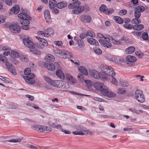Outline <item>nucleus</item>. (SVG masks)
Listing matches in <instances>:
<instances>
[{
	"instance_id": "obj_3",
	"label": "nucleus",
	"mask_w": 149,
	"mask_h": 149,
	"mask_svg": "<svg viewBox=\"0 0 149 149\" xmlns=\"http://www.w3.org/2000/svg\"><path fill=\"white\" fill-rule=\"evenodd\" d=\"M53 52L55 56L61 57L64 58L72 57V54L71 53L63 49H56L54 50Z\"/></svg>"
},
{
	"instance_id": "obj_46",
	"label": "nucleus",
	"mask_w": 149,
	"mask_h": 149,
	"mask_svg": "<svg viewBox=\"0 0 149 149\" xmlns=\"http://www.w3.org/2000/svg\"><path fill=\"white\" fill-rule=\"evenodd\" d=\"M43 78L48 83L52 85V83L53 82V81H52L49 77L44 76L43 77Z\"/></svg>"
},
{
	"instance_id": "obj_34",
	"label": "nucleus",
	"mask_w": 149,
	"mask_h": 149,
	"mask_svg": "<svg viewBox=\"0 0 149 149\" xmlns=\"http://www.w3.org/2000/svg\"><path fill=\"white\" fill-rule=\"evenodd\" d=\"M135 18L133 19L131 21V23L133 24H137L140 23L141 22V20L139 19V17H136V15H134Z\"/></svg>"
},
{
	"instance_id": "obj_54",
	"label": "nucleus",
	"mask_w": 149,
	"mask_h": 149,
	"mask_svg": "<svg viewBox=\"0 0 149 149\" xmlns=\"http://www.w3.org/2000/svg\"><path fill=\"white\" fill-rule=\"evenodd\" d=\"M142 38L144 40H147L148 38V33L144 32L142 36Z\"/></svg>"
},
{
	"instance_id": "obj_30",
	"label": "nucleus",
	"mask_w": 149,
	"mask_h": 149,
	"mask_svg": "<svg viewBox=\"0 0 149 149\" xmlns=\"http://www.w3.org/2000/svg\"><path fill=\"white\" fill-rule=\"evenodd\" d=\"M79 70L83 74L86 75L88 74L86 68L83 66H80L79 68Z\"/></svg>"
},
{
	"instance_id": "obj_58",
	"label": "nucleus",
	"mask_w": 149,
	"mask_h": 149,
	"mask_svg": "<svg viewBox=\"0 0 149 149\" xmlns=\"http://www.w3.org/2000/svg\"><path fill=\"white\" fill-rule=\"evenodd\" d=\"M121 85L123 87H127L129 85L128 84L126 81H122L120 82Z\"/></svg>"
},
{
	"instance_id": "obj_2",
	"label": "nucleus",
	"mask_w": 149,
	"mask_h": 149,
	"mask_svg": "<svg viewBox=\"0 0 149 149\" xmlns=\"http://www.w3.org/2000/svg\"><path fill=\"white\" fill-rule=\"evenodd\" d=\"M94 87L96 89L100 91L102 94L106 96L109 98L116 96L115 93L108 90V88L103 84L99 82H96L94 84Z\"/></svg>"
},
{
	"instance_id": "obj_44",
	"label": "nucleus",
	"mask_w": 149,
	"mask_h": 149,
	"mask_svg": "<svg viewBox=\"0 0 149 149\" xmlns=\"http://www.w3.org/2000/svg\"><path fill=\"white\" fill-rule=\"evenodd\" d=\"M86 34L87 36L91 37L92 38H94L95 36V34L94 32L91 30L88 31L86 32Z\"/></svg>"
},
{
	"instance_id": "obj_15",
	"label": "nucleus",
	"mask_w": 149,
	"mask_h": 149,
	"mask_svg": "<svg viewBox=\"0 0 149 149\" xmlns=\"http://www.w3.org/2000/svg\"><path fill=\"white\" fill-rule=\"evenodd\" d=\"M57 70L56 72V75L60 79L64 80L65 76L64 73L61 70V69H57Z\"/></svg>"
},
{
	"instance_id": "obj_39",
	"label": "nucleus",
	"mask_w": 149,
	"mask_h": 149,
	"mask_svg": "<svg viewBox=\"0 0 149 149\" xmlns=\"http://www.w3.org/2000/svg\"><path fill=\"white\" fill-rule=\"evenodd\" d=\"M107 8L105 5H102L100 8V11L102 12H103L104 13H107Z\"/></svg>"
},
{
	"instance_id": "obj_16",
	"label": "nucleus",
	"mask_w": 149,
	"mask_h": 149,
	"mask_svg": "<svg viewBox=\"0 0 149 149\" xmlns=\"http://www.w3.org/2000/svg\"><path fill=\"white\" fill-rule=\"evenodd\" d=\"M19 11V8L18 6H16L15 7H13L9 10V15H12L13 14H17Z\"/></svg>"
},
{
	"instance_id": "obj_5",
	"label": "nucleus",
	"mask_w": 149,
	"mask_h": 149,
	"mask_svg": "<svg viewBox=\"0 0 149 149\" xmlns=\"http://www.w3.org/2000/svg\"><path fill=\"white\" fill-rule=\"evenodd\" d=\"M31 128L33 130L42 132L47 133L52 130L51 128L45 125H34L31 126Z\"/></svg>"
},
{
	"instance_id": "obj_14",
	"label": "nucleus",
	"mask_w": 149,
	"mask_h": 149,
	"mask_svg": "<svg viewBox=\"0 0 149 149\" xmlns=\"http://www.w3.org/2000/svg\"><path fill=\"white\" fill-rule=\"evenodd\" d=\"M23 41L24 44L27 47L30 48H33L34 47V45L32 42L28 38H24Z\"/></svg>"
},
{
	"instance_id": "obj_55",
	"label": "nucleus",
	"mask_w": 149,
	"mask_h": 149,
	"mask_svg": "<svg viewBox=\"0 0 149 149\" xmlns=\"http://www.w3.org/2000/svg\"><path fill=\"white\" fill-rule=\"evenodd\" d=\"M69 82L71 84H74L76 82V80L74 78L72 77L71 78L68 80Z\"/></svg>"
},
{
	"instance_id": "obj_13",
	"label": "nucleus",
	"mask_w": 149,
	"mask_h": 149,
	"mask_svg": "<svg viewBox=\"0 0 149 149\" xmlns=\"http://www.w3.org/2000/svg\"><path fill=\"white\" fill-rule=\"evenodd\" d=\"M36 38L38 39L39 41L40 42V45H37V47L38 48L40 49H42L43 48L44 46H47L48 45V43L47 41L45 39L40 38L39 36H36Z\"/></svg>"
},
{
	"instance_id": "obj_10",
	"label": "nucleus",
	"mask_w": 149,
	"mask_h": 149,
	"mask_svg": "<svg viewBox=\"0 0 149 149\" xmlns=\"http://www.w3.org/2000/svg\"><path fill=\"white\" fill-rule=\"evenodd\" d=\"M9 28L10 30L14 33H18L21 30V28L16 23L11 24L9 27Z\"/></svg>"
},
{
	"instance_id": "obj_45",
	"label": "nucleus",
	"mask_w": 149,
	"mask_h": 149,
	"mask_svg": "<svg viewBox=\"0 0 149 149\" xmlns=\"http://www.w3.org/2000/svg\"><path fill=\"white\" fill-rule=\"evenodd\" d=\"M123 26L125 28L127 29H133V26L130 24H126L123 25Z\"/></svg>"
},
{
	"instance_id": "obj_62",
	"label": "nucleus",
	"mask_w": 149,
	"mask_h": 149,
	"mask_svg": "<svg viewBox=\"0 0 149 149\" xmlns=\"http://www.w3.org/2000/svg\"><path fill=\"white\" fill-rule=\"evenodd\" d=\"M6 3L8 5L11 6L12 4V0H5Z\"/></svg>"
},
{
	"instance_id": "obj_47",
	"label": "nucleus",
	"mask_w": 149,
	"mask_h": 149,
	"mask_svg": "<svg viewBox=\"0 0 149 149\" xmlns=\"http://www.w3.org/2000/svg\"><path fill=\"white\" fill-rule=\"evenodd\" d=\"M54 44L58 47L59 48H61L63 47V44L62 41H56L54 42Z\"/></svg>"
},
{
	"instance_id": "obj_11",
	"label": "nucleus",
	"mask_w": 149,
	"mask_h": 149,
	"mask_svg": "<svg viewBox=\"0 0 149 149\" xmlns=\"http://www.w3.org/2000/svg\"><path fill=\"white\" fill-rule=\"evenodd\" d=\"M144 9V7L142 6H138L135 8L134 15H136V17H140L141 13L143 12Z\"/></svg>"
},
{
	"instance_id": "obj_61",
	"label": "nucleus",
	"mask_w": 149,
	"mask_h": 149,
	"mask_svg": "<svg viewBox=\"0 0 149 149\" xmlns=\"http://www.w3.org/2000/svg\"><path fill=\"white\" fill-rule=\"evenodd\" d=\"M94 99L96 101H99V102H103L104 100L102 98H101L99 97H94Z\"/></svg>"
},
{
	"instance_id": "obj_26",
	"label": "nucleus",
	"mask_w": 149,
	"mask_h": 149,
	"mask_svg": "<svg viewBox=\"0 0 149 149\" xmlns=\"http://www.w3.org/2000/svg\"><path fill=\"white\" fill-rule=\"evenodd\" d=\"M54 32V29L51 28H49L45 31V37H48L51 35Z\"/></svg>"
},
{
	"instance_id": "obj_63",
	"label": "nucleus",
	"mask_w": 149,
	"mask_h": 149,
	"mask_svg": "<svg viewBox=\"0 0 149 149\" xmlns=\"http://www.w3.org/2000/svg\"><path fill=\"white\" fill-rule=\"evenodd\" d=\"M37 34L38 35L41 36H44L45 37V32H43L42 31H40L38 32Z\"/></svg>"
},
{
	"instance_id": "obj_33",
	"label": "nucleus",
	"mask_w": 149,
	"mask_h": 149,
	"mask_svg": "<svg viewBox=\"0 0 149 149\" xmlns=\"http://www.w3.org/2000/svg\"><path fill=\"white\" fill-rule=\"evenodd\" d=\"M31 19L27 18H24L21 19L20 20V23L22 25H27L29 24L30 23L29 20Z\"/></svg>"
},
{
	"instance_id": "obj_51",
	"label": "nucleus",
	"mask_w": 149,
	"mask_h": 149,
	"mask_svg": "<svg viewBox=\"0 0 149 149\" xmlns=\"http://www.w3.org/2000/svg\"><path fill=\"white\" fill-rule=\"evenodd\" d=\"M77 43L78 46L81 48H83L84 46V43L81 42V40H78Z\"/></svg>"
},
{
	"instance_id": "obj_27",
	"label": "nucleus",
	"mask_w": 149,
	"mask_h": 149,
	"mask_svg": "<svg viewBox=\"0 0 149 149\" xmlns=\"http://www.w3.org/2000/svg\"><path fill=\"white\" fill-rule=\"evenodd\" d=\"M18 17L19 18L21 19L24 18H27L29 19H31V18L29 15L24 13H20L18 14Z\"/></svg>"
},
{
	"instance_id": "obj_36",
	"label": "nucleus",
	"mask_w": 149,
	"mask_h": 149,
	"mask_svg": "<svg viewBox=\"0 0 149 149\" xmlns=\"http://www.w3.org/2000/svg\"><path fill=\"white\" fill-rule=\"evenodd\" d=\"M70 87L68 83L65 81H62L61 88L62 89H68Z\"/></svg>"
},
{
	"instance_id": "obj_25",
	"label": "nucleus",
	"mask_w": 149,
	"mask_h": 149,
	"mask_svg": "<svg viewBox=\"0 0 149 149\" xmlns=\"http://www.w3.org/2000/svg\"><path fill=\"white\" fill-rule=\"evenodd\" d=\"M126 60L127 61L130 63H134L135 62L136 60V58L134 56L128 55L126 57Z\"/></svg>"
},
{
	"instance_id": "obj_22",
	"label": "nucleus",
	"mask_w": 149,
	"mask_h": 149,
	"mask_svg": "<svg viewBox=\"0 0 149 149\" xmlns=\"http://www.w3.org/2000/svg\"><path fill=\"white\" fill-rule=\"evenodd\" d=\"M62 81L60 80H53L52 85L56 87L61 88Z\"/></svg>"
},
{
	"instance_id": "obj_1",
	"label": "nucleus",
	"mask_w": 149,
	"mask_h": 149,
	"mask_svg": "<svg viewBox=\"0 0 149 149\" xmlns=\"http://www.w3.org/2000/svg\"><path fill=\"white\" fill-rule=\"evenodd\" d=\"M102 71L103 72L101 74V77L104 81H109L112 79V83L114 84H117V80L113 76L115 75V72L113 69L111 67L102 65H100Z\"/></svg>"
},
{
	"instance_id": "obj_28",
	"label": "nucleus",
	"mask_w": 149,
	"mask_h": 149,
	"mask_svg": "<svg viewBox=\"0 0 149 149\" xmlns=\"http://www.w3.org/2000/svg\"><path fill=\"white\" fill-rule=\"evenodd\" d=\"M144 26L142 24H135L133 25V29L135 31H140L144 28Z\"/></svg>"
},
{
	"instance_id": "obj_12",
	"label": "nucleus",
	"mask_w": 149,
	"mask_h": 149,
	"mask_svg": "<svg viewBox=\"0 0 149 149\" xmlns=\"http://www.w3.org/2000/svg\"><path fill=\"white\" fill-rule=\"evenodd\" d=\"M85 128L83 127L78 126L76 127L77 131L72 132L73 134L76 135H84L85 133L83 132L84 131Z\"/></svg>"
},
{
	"instance_id": "obj_59",
	"label": "nucleus",
	"mask_w": 149,
	"mask_h": 149,
	"mask_svg": "<svg viewBox=\"0 0 149 149\" xmlns=\"http://www.w3.org/2000/svg\"><path fill=\"white\" fill-rule=\"evenodd\" d=\"M132 33H133L135 36L138 37H140L141 35V33L139 31H133L132 32Z\"/></svg>"
},
{
	"instance_id": "obj_43",
	"label": "nucleus",
	"mask_w": 149,
	"mask_h": 149,
	"mask_svg": "<svg viewBox=\"0 0 149 149\" xmlns=\"http://www.w3.org/2000/svg\"><path fill=\"white\" fill-rule=\"evenodd\" d=\"M23 138H17L15 139H12L8 140V141H6L7 142H13V143H16V142H20L22 140V139Z\"/></svg>"
},
{
	"instance_id": "obj_60",
	"label": "nucleus",
	"mask_w": 149,
	"mask_h": 149,
	"mask_svg": "<svg viewBox=\"0 0 149 149\" xmlns=\"http://www.w3.org/2000/svg\"><path fill=\"white\" fill-rule=\"evenodd\" d=\"M29 24L26 25H23L21 26L22 28L24 30H29V26L28 25Z\"/></svg>"
},
{
	"instance_id": "obj_8",
	"label": "nucleus",
	"mask_w": 149,
	"mask_h": 149,
	"mask_svg": "<svg viewBox=\"0 0 149 149\" xmlns=\"http://www.w3.org/2000/svg\"><path fill=\"white\" fill-rule=\"evenodd\" d=\"M45 66L47 69L51 71H54L55 69H61V65L57 62L47 63Z\"/></svg>"
},
{
	"instance_id": "obj_38",
	"label": "nucleus",
	"mask_w": 149,
	"mask_h": 149,
	"mask_svg": "<svg viewBox=\"0 0 149 149\" xmlns=\"http://www.w3.org/2000/svg\"><path fill=\"white\" fill-rule=\"evenodd\" d=\"M32 49H30V51L32 53L36 55H40L41 54V52L40 50L38 49L31 48Z\"/></svg>"
},
{
	"instance_id": "obj_37",
	"label": "nucleus",
	"mask_w": 149,
	"mask_h": 149,
	"mask_svg": "<svg viewBox=\"0 0 149 149\" xmlns=\"http://www.w3.org/2000/svg\"><path fill=\"white\" fill-rule=\"evenodd\" d=\"M114 62L118 64H121L122 63H123L124 62V60L123 58H119L117 57L115 60H114Z\"/></svg>"
},
{
	"instance_id": "obj_29",
	"label": "nucleus",
	"mask_w": 149,
	"mask_h": 149,
	"mask_svg": "<svg viewBox=\"0 0 149 149\" xmlns=\"http://www.w3.org/2000/svg\"><path fill=\"white\" fill-rule=\"evenodd\" d=\"M54 57L51 54H48L46 57L45 60L48 62H53L54 61Z\"/></svg>"
},
{
	"instance_id": "obj_42",
	"label": "nucleus",
	"mask_w": 149,
	"mask_h": 149,
	"mask_svg": "<svg viewBox=\"0 0 149 149\" xmlns=\"http://www.w3.org/2000/svg\"><path fill=\"white\" fill-rule=\"evenodd\" d=\"M20 59L24 62H27L28 61L27 57L25 55L22 54H20L19 56Z\"/></svg>"
},
{
	"instance_id": "obj_41",
	"label": "nucleus",
	"mask_w": 149,
	"mask_h": 149,
	"mask_svg": "<svg viewBox=\"0 0 149 149\" xmlns=\"http://www.w3.org/2000/svg\"><path fill=\"white\" fill-rule=\"evenodd\" d=\"M109 37L110 40L111 41V42L114 44L118 45H120L121 44V43L120 40H115L111 36H109Z\"/></svg>"
},
{
	"instance_id": "obj_35",
	"label": "nucleus",
	"mask_w": 149,
	"mask_h": 149,
	"mask_svg": "<svg viewBox=\"0 0 149 149\" xmlns=\"http://www.w3.org/2000/svg\"><path fill=\"white\" fill-rule=\"evenodd\" d=\"M135 50V48L134 47L131 46L127 48L125 52L128 54H131L133 53Z\"/></svg>"
},
{
	"instance_id": "obj_7",
	"label": "nucleus",
	"mask_w": 149,
	"mask_h": 149,
	"mask_svg": "<svg viewBox=\"0 0 149 149\" xmlns=\"http://www.w3.org/2000/svg\"><path fill=\"white\" fill-rule=\"evenodd\" d=\"M98 41L100 44L104 47L109 48L112 47V45L110 42L109 37L104 38V39H100Z\"/></svg>"
},
{
	"instance_id": "obj_4",
	"label": "nucleus",
	"mask_w": 149,
	"mask_h": 149,
	"mask_svg": "<svg viewBox=\"0 0 149 149\" xmlns=\"http://www.w3.org/2000/svg\"><path fill=\"white\" fill-rule=\"evenodd\" d=\"M31 70L30 68H26L24 71L25 75L23 76V77L28 84H33L35 82V81L33 79L35 75L34 74L31 73Z\"/></svg>"
},
{
	"instance_id": "obj_64",
	"label": "nucleus",
	"mask_w": 149,
	"mask_h": 149,
	"mask_svg": "<svg viewBox=\"0 0 149 149\" xmlns=\"http://www.w3.org/2000/svg\"><path fill=\"white\" fill-rule=\"evenodd\" d=\"M72 22L71 19H68L65 22L66 24L68 25H72Z\"/></svg>"
},
{
	"instance_id": "obj_53",
	"label": "nucleus",
	"mask_w": 149,
	"mask_h": 149,
	"mask_svg": "<svg viewBox=\"0 0 149 149\" xmlns=\"http://www.w3.org/2000/svg\"><path fill=\"white\" fill-rule=\"evenodd\" d=\"M84 82L86 83V85L88 87H91L92 85V83L91 81L89 80H85Z\"/></svg>"
},
{
	"instance_id": "obj_31",
	"label": "nucleus",
	"mask_w": 149,
	"mask_h": 149,
	"mask_svg": "<svg viewBox=\"0 0 149 149\" xmlns=\"http://www.w3.org/2000/svg\"><path fill=\"white\" fill-rule=\"evenodd\" d=\"M113 19L116 22L120 24H122L123 22V19L118 16H115L114 17Z\"/></svg>"
},
{
	"instance_id": "obj_18",
	"label": "nucleus",
	"mask_w": 149,
	"mask_h": 149,
	"mask_svg": "<svg viewBox=\"0 0 149 149\" xmlns=\"http://www.w3.org/2000/svg\"><path fill=\"white\" fill-rule=\"evenodd\" d=\"M81 21L85 23H89L91 20V17L88 15H82L81 17Z\"/></svg>"
},
{
	"instance_id": "obj_6",
	"label": "nucleus",
	"mask_w": 149,
	"mask_h": 149,
	"mask_svg": "<svg viewBox=\"0 0 149 149\" xmlns=\"http://www.w3.org/2000/svg\"><path fill=\"white\" fill-rule=\"evenodd\" d=\"M135 99L139 102L143 103L145 101V99L143 92L140 90H136L135 92Z\"/></svg>"
},
{
	"instance_id": "obj_56",
	"label": "nucleus",
	"mask_w": 149,
	"mask_h": 149,
	"mask_svg": "<svg viewBox=\"0 0 149 149\" xmlns=\"http://www.w3.org/2000/svg\"><path fill=\"white\" fill-rule=\"evenodd\" d=\"M117 92L119 94H123L125 93V90L122 88H118L117 90Z\"/></svg>"
},
{
	"instance_id": "obj_23",
	"label": "nucleus",
	"mask_w": 149,
	"mask_h": 149,
	"mask_svg": "<svg viewBox=\"0 0 149 149\" xmlns=\"http://www.w3.org/2000/svg\"><path fill=\"white\" fill-rule=\"evenodd\" d=\"M67 3L65 1H62L58 3L56 5V7L59 9H61L67 6Z\"/></svg>"
},
{
	"instance_id": "obj_19",
	"label": "nucleus",
	"mask_w": 149,
	"mask_h": 149,
	"mask_svg": "<svg viewBox=\"0 0 149 149\" xmlns=\"http://www.w3.org/2000/svg\"><path fill=\"white\" fill-rule=\"evenodd\" d=\"M44 17L46 19V22L47 23L50 22L51 21L50 13L49 11L46 10L44 12Z\"/></svg>"
},
{
	"instance_id": "obj_49",
	"label": "nucleus",
	"mask_w": 149,
	"mask_h": 149,
	"mask_svg": "<svg viewBox=\"0 0 149 149\" xmlns=\"http://www.w3.org/2000/svg\"><path fill=\"white\" fill-rule=\"evenodd\" d=\"M93 50L96 54H100L102 53L101 49L98 48L96 47L93 48Z\"/></svg>"
},
{
	"instance_id": "obj_9",
	"label": "nucleus",
	"mask_w": 149,
	"mask_h": 149,
	"mask_svg": "<svg viewBox=\"0 0 149 149\" xmlns=\"http://www.w3.org/2000/svg\"><path fill=\"white\" fill-rule=\"evenodd\" d=\"M3 62L6 63V66L8 69L14 75L16 74V72L15 68L11 63L9 62L6 59L3 61Z\"/></svg>"
},
{
	"instance_id": "obj_57",
	"label": "nucleus",
	"mask_w": 149,
	"mask_h": 149,
	"mask_svg": "<svg viewBox=\"0 0 149 149\" xmlns=\"http://www.w3.org/2000/svg\"><path fill=\"white\" fill-rule=\"evenodd\" d=\"M89 9V7L87 5H85L84 6H83V11L84 10L86 12L88 11Z\"/></svg>"
},
{
	"instance_id": "obj_21",
	"label": "nucleus",
	"mask_w": 149,
	"mask_h": 149,
	"mask_svg": "<svg viewBox=\"0 0 149 149\" xmlns=\"http://www.w3.org/2000/svg\"><path fill=\"white\" fill-rule=\"evenodd\" d=\"M90 74L92 77L95 79H98L100 77L98 72L95 70H92L91 71Z\"/></svg>"
},
{
	"instance_id": "obj_24",
	"label": "nucleus",
	"mask_w": 149,
	"mask_h": 149,
	"mask_svg": "<svg viewBox=\"0 0 149 149\" xmlns=\"http://www.w3.org/2000/svg\"><path fill=\"white\" fill-rule=\"evenodd\" d=\"M88 42L91 45L97 46L99 43L97 41L92 38H87Z\"/></svg>"
},
{
	"instance_id": "obj_48",
	"label": "nucleus",
	"mask_w": 149,
	"mask_h": 149,
	"mask_svg": "<svg viewBox=\"0 0 149 149\" xmlns=\"http://www.w3.org/2000/svg\"><path fill=\"white\" fill-rule=\"evenodd\" d=\"M135 54L136 56L140 58H142L143 56V54L139 51H136Z\"/></svg>"
},
{
	"instance_id": "obj_17",
	"label": "nucleus",
	"mask_w": 149,
	"mask_h": 149,
	"mask_svg": "<svg viewBox=\"0 0 149 149\" xmlns=\"http://www.w3.org/2000/svg\"><path fill=\"white\" fill-rule=\"evenodd\" d=\"M74 2L69 4L68 6L69 9H73L75 8L79 7L80 5V2L79 1H76Z\"/></svg>"
},
{
	"instance_id": "obj_52",
	"label": "nucleus",
	"mask_w": 149,
	"mask_h": 149,
	"mask_svg": "<svg viewBox=\"0 0 149 149\" xmlns=\"http://www.w3.org/2000/svg\"><path fill=\"white\" fill-rule=\"evenodd\" d=\"M127 12V11L126 10H122L119 11L118 14L120 15H123L126 14Z\"/></svg>"
},
{
	"instance_id": "obj_40",
	"label": "nucleus",
	"mask_w": 149,
	"mask_h": 149,
	"mask_svg": "<svg viewBox=\"0 0 149 149\" xmlns=\"http://www.w3.org/2000/svg\"><path fill=\"white\" fill-rule=\"evenodd\" d=\"M10 56L13 58H17L19 57V54L16 51L14 50H10Z\"/></svg>"
},
{
	"instance_id": "obj_32",
	"label": "nucleus",
	"mask_w": 149,
	"mask_h": 149,
	"mask_svg": "<svg viewBox=\"0 0 149 149\" xmlns=\"http://www.w3.org/2000/svg\"><path fill=\"white\" fill-rule=\"evenodd\" d=\"M57 2L55 0H50L49 1V7L50 8H54L56 6Z\"/></svg>"
},
{
	"instance_id": "obj_50",
	"label": "nucleus",
	"mask_w": 149,
	"mask_h": 149,
	"mask_svg": "<svg viewBox=\"0 0 149 149\" xmlns=\"http://www.w3.org/2000/svg\"><path fill=\"white\" fill-rule=\"evenodd\" d=\"M0 79L6 83H9L10 82V79H9L2 76H0Z\"/></svg>"
},
{
	"instance_id": "obj_20",
	"label": "nucleus",
	"mask_w": 149,
	"mask_h": 149,
	"mask_svg": "<svg viewBox=\"0 0 149 149\" xmlns=\"http://www.w3.org/2000/svg\"><path fill=\"white\" fill-rule=\"evenodd\" d=\"M83 12V6H80L79 7L75 8L72 10V13L73 14L77 15Z\"/></svg>"
}]
</instances>
